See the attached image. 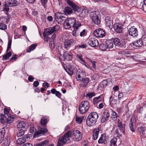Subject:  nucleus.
Returning a JSON list of instances; mask_svg holds the SVG:
<instances>
[{"label": "nucleus", "instance_id": "20", "mask_svg": "<svg viewBox=\"0 0 146 146\" xmlns=\"http://www.w3.org/2000/svg\"><path fill=\"white\" fill-rule=\"evenodd\" d=\"M64 61L66 60L67 61L70 60L72 58V53L67 52H65L63 54Z\"/></svg>", "mask_w": 146, "mask_h": 146}, {"label": "nucleus", "instance_id": "55", "mask_svg": "<svg viewBox=\"0 0 146 146\" xmlns=\"http://www.w3.org/2000/svg\"><path fill=\"white\" fill-rule=\"evenodd\" d=\"M76 56L77 58H78L79 59L80 61L83 62L84 63H86L85 61L82 58V56L81 54H77Z\"/></svg>", "mask_w": 146, "mask_h": 146}, {"label": "nucleus", "instance_id": "39", "mask_svg": "<svg viewBox=\"0 0 146 146\" xmlns=\"http://www.w3.org/2000/svg\"><path fill=\"white\" fill-rule=\"evenodd\" d=\"M84 118V117L83 116L80 117L76 116V117L75 120L77 123L80 124L82 123Z\"/></svg>", "mask_w": 146, "mask_h": 146}, {"label": "nucleus", "instance_id": "19", "mask_svg": "<svg viewBox=\"0 0 146 146\" xmlns=\"http://www.w3.org/2000/svg\"><path fill=\"white\" fill-rule=\"evenodd\" d=\"M66 71L70 76H71L74 73V71L76 70V68L71 65H69L66 67V69H65Z\"/></svg>", "mask_w": 146, "mask_h": 146}, {"label": "nucleus", "instance_id": "27", "mask_svg": "<svg viewBox=\"0 0 146 146\" xmlns=\"http://www.w3.org/2000/svg\"><path fill=\"white\" fill-rule=\"evenodd\" d=\"M96 121H95L90 117H88L86 120V123L87 125L89 126H92L94 125Z\"/></svg>", "mask_w": 146, "mask_h": 146}, {"label": "nucleus", "instance_id": "57", "mask_svg": "<svg viewBox=\"0 0 146 146\" xmlns=\"http://www.w3.org/2000/svg\"><path fill=\"white\" fill-rule=\"evenodd\" d=\"M129 35L128 33H124L122 34V36L123 38V40H126V39L127 40L129 38Z\"/></svg>", "mask_w": 146, "mask_h": 146}, {"label": "nucleus", "instance_id": "2", "mask_svg": "<svg viewBox=\"0 0 146 146\" xmlns=\"http://www.w3.org/2000/svg\"><path fill=\"white\" fill-rule=\"evenodd\" d=\"M78 23H80L79 21H76V19L74 18H67L64 21L63 24L64 28L66 29H70L71 27L73 28L74 26H76Z\"/></svg>", "mask_w": 146, "mask_h": 146}, {"label": "nucleus", "instance_id": "60", "mask_svg": "<svg viewBox=\"0 0 146 146\" xmlns=\"http://www.w3.org/2000/svg\"><path fill=\"white\" fill-rule=\"evenodd\" d=\"M7 29V26L4 24L2 23H0V29L5 30Z\"/></svg>", "mask_w": 146, "mask_h": 146}, {"label": "nucleus", "instance_id": "3", "mask_svg": "<svg viewBox=\"0 0 146 146\" xmlns=\"http://www.w3.org/2000/svg\"><path fill=\"white\" fill-rule=\"evenodd\" d=\"M90 16L92 22L96 25H99L101 23V16L98 11L91 12Z\"/></svg>", "mask_w": 146, "mask_h": 146}, {"label": "nucleus", "instance_id": "5", "mask_svg": "<svg viewBox=\"0 0 146 146\" xmlns=\"http://www.w3.org/2000/svg\"><path fill=\"white\" fill-rule=\"evenodd\" d=\"M113 43L115 46L119 48H126L127 42L124 40H121L118 38L113 39Z\"/></svg>", "mask_w": 146, "mask_h": 146}, {"label": "nucleus", "instance_id": "10", "mask_svg": "<svg viewBox=\"0 0 146 146\" xmlns=\"http://www.w3.org/2000/svg\"><path fill=\"white\" fill-rule=\"evenodd\" d=\"M109 110L113 111V110L110 108H107L104 110L103 115L102 116L101 119V121L102 123H104L108 119L110 116Z\"/></svg>", "mask_w": 146, "mask_h": 146}, {"label": "nucleus", "instance_id": "6", "mask_svg": "<svg viewBox=\"0 0 146 146\" xmlns=\"http://www.w3.org/2000/svg\"><path fill=\"white\" fill-rule=\"evenodd\" d=\"M13 116L7 117L5 114H1L0 116V122L2 124L11 123L13 121Z\"/></svg>", "mask_w": 146, "mask_h": 146}, {"label": "nucleus", "instance_id": "38", "mask_svg": "<svg viewBox=\"0 0 146 146\" xmlns=\"http://www.w3.org/2000/svg\"><path fill=\"white\" fill-rule=\"evenodd\" d=\"M19 131L17 133V135L18 137H21L24 135L25 134V131H26L18 129Z\"/></svg>", "mask_w": 146, "mask_h": 146}, {"label": "nucleus", "instance_id": "35", "mask_svg": "<svg viewBox=\"0 0 146 146\" xmlns=\"http://www.w3.org/2000/svg\"><path fill=\"white\" fill-rule=\"evenodd\" d=\"M117 138L113 137L110 141V146H116Z\"/></svg>", "mask_w": 146, "mask_h": 146}, {"label": "nucleus", "instance_id": "59", "mask_svg": "<svg viewBox=\"0 0 146 146\" xmlns=\"http://www.w3.org/2000/svg\"><path fill=\"white\" fill-rule=\"evenodd\" d=\"M17 144L21 145L22 144L25 143L22 140L21 138H19L17 141Z\"/></svg>", "mask_w": 146, "mask_h": 146}, {"label": "nucleus", "instance_id": "46", "mask_svg": "<svg viewBox=\"0 0 146 146\" xmlns=\"http://www.w3.org/2000/svg\"><path fill=\"white\" fill-rule=\"evenodd\" d=\"M102 97H103L102 95H101L98 97L94 98L93 99V102L94 104L98 103V100L100 99L101 98H102Z\"/></svg>", "mask_w": 146, "mask_h": 146}, {"label": "nucleus", "instance_id": "62", "mask_svg": "<svg viewBox=\"0 0 146 146\" xmlns=\"http://www.w3.org/2000/svg\"><path fill=\"white\" fill-rule=\"evenodd\" d=\"M79 73L80 74L82 79H83L86 76L85 72H83L81 70L79 71Z\"/></svg>", "mask_w": 146, "mask_h": 146}, {"label": "nucleus", "instance_id": "18", "mask_svg": "<svg viewBox=\"0 0 146 146\" xmlns=\"http://www.w3.org/2000/svg\"><path fill=\"white\" fill-rule=\"evenodd\" d=\"M117 127L119 128L121 132H122L124 134L125 133V124H122L121 121L119 119L117 120Z\"/></svg>", "mask_w": 146, "mask_h": 146}, {"label": "nucleus", "instance_id": "12", "mask_svg": "<svg viewBox=\"0 0 146 146\" xmlns=\"http://www.w3.org/2000/svg\"><path fill=\"white\" fill-rule=\"evenodd\" d=\"M143 45L142 39L139 38L136 41H134L130 43L128 46V47L129 49L131 50L132 48V47H133V46H135L136 47L140 48Z\"/></svg>", "mask_w": 146, "mask_h": 146}, {"label": "nucleus", "instance_id": "16", "mask_svg": "<svg viewBox=\"0 0 146 146\" xmlns=\"http://www.w3.org/2000/svg\"><path fill=\"white\" fill-rule=\"evenodd\" d=\"M74 45L75 42L73 39H68L64 43V47L65 48L68 50L71 46Z\"/></svg>", "mask_w": 146, "mask_h": 146}, {"label": "nucleus", "instance_id": "29", "mask_svg": "<svg viewBox=\"0 0 146 146\" xmlns=\"http://www.w3.org/2000/svg\"><path fill=\"white\" fill-rule=\"evenodd\" d=\"M108 82L107 79L103 80L99 85V88H101L102 89L105 88L108 85Z\"/></svg>", "mask_w": 146, "mask_h": 146}, {"label": "nucleus", "instance_id": "52", "mask_svg": "<svg viewBox=\"0 0 146 146\" xmlns=\"http://www.w3.org/2000/svg\"><path fill=\"white\" fill-rule=\"evenodd\" d=\"M79 73V71L77 70L76 72V78L77 80H80L81 79L82 80V78L80 76V75Z\"/></svg>", "mask_w": 146, "mask_h": 146}, {"label": "nucleus", "instance_id": "21", "mask_svg": "<svg viewBox=\"0 0 146 146\" xmlns=\"http://www.w3.org/2000/svg\"><path fill=\"white\" fill-rule=\"evenodd\" d=\"M88 9L86 7L80 8V10L78 15L80 17H83L85 15H87L88 13Z\"/></svg>", "mask_w": 146, "mask_h": 146}, {"label": "nucleus", "instance_id": "9", "mask_svg": "<svg viewBox=\"0 0 146 146\" xmlns=\"http://www.w3.org/2000/svg\"><path fill=\"white\" fill-rule=\"evenodd\" d=\"M47 131V129L46 128H41L40 126H39L38 130L36 131L34 134L33 137H37L42 135H44Z\"/></svg>", "mask_w": 146, "mask_h": 146}, {"label": "nucleus", "instance_id": "31", "mask_svg": "<svg viewBox=\"0 0 146 146\" xmlns=\"http://www.w3.org/2000/svg\"><path fill=\"white\" fill-rule=\"evenodd\" d=\"M145 125H143L141 127H138L137 129L138 131L140 133V134L141 135L146 136V135H145Z\"/></svg>", "mask_w": 146, "mask_h": 146}, {"label": "nucleus", "instance_id": "23", "mask_svg": "<svg viewBox=\"0 0 146 146\" xmlns=\"http://www.w3.org/2000/svg\"><path fill=\"white\" fill-rule=\"evenodd\" d=\"M105 21L106 27L109 29H111L113 25L111 18L109 16H107L105 17Z\"/></svg>", "mask_w": 146, "mask_h": 146}, {"label": "nucleus", "instance_id": "11", "mask_svg": "<svg viewBox=\"0 0 146 146\" xmlns=\"http://www.w3.org/2000/svg\"><path fill=\"white\" fill-rule=\"evenodd\" d=\"M105 31L102 28L97 29L93 32L94 35L97 37L102 38L105 36Z\"/></svg>", "mask_w": 146, "mask_h": 146}, {"label": "nucleus", "instance_id": "40", "mask_svg": "<svg viewBox=\"0 0 146 146\" xmlns=\"http://www.w3.org/2000/svg\"><path fill=\"white\" fill-rule=\"evenodd\" d=\"M100 49L103 50H105L108 49L106 43L105 44H101L99 45Z\"/></svg>", "mask_w": 146, "mask_h": 146}, {"label": "nucleus", "instance_id": "26", "mask_svg": "<svg viewBox=\"0 0 146 146\" xmlns=\"http://www.w3.org/2000/svg\"><path fill=\"white\" fill-rule=\"evenodd\" d=\"M100 131L99 128L94 129L93 132V135L92 139L94 140H96L98 138V134Z\"/></svg>", "mask_w": 146, "mask_h": 146}, {"label": "nucleus", "instance_id": "50", "mask_svg": "<svg viewBox=\"0 0 146 146\" xmlns=\"http://www.w3.org/2000/svg\"><path fill=\"white\" fill-rule=\"evenodd\" d=\"M62 15L59 12L56 13H55L54 15L55 18L56 20V19H58V20H59L60 19Z\"/></svg>", "mask_w": 146, "mask_h": 146}, {"label": "nucleus", "instance_id": "15", "mask_svg": "<svg viewBox=\"0 0 146 146\" xmlns=\"http://www.w3.org/2000/svg\"><path fill=\"white\" fill-rule=\"evenodd\" d=\"M78 23L76 24V26H74V30L72 32V35L75 37L78 36L79 35L80 32L79 28L82 25L80 23Z\"/></svg>", "mask_w": 146, "mask_h": 146}, {"label": "nucleus", "instance_id": "64", "mask_svg": "<svg viewBox=\"0 0 146 146\" xmlns=\"http://www.w3.org/2000/svg\"><path fill=\"white\" fill-rule=\"evenodd\" d=\"M43 35L44 39L45 41L48 42V40H50V37L48 36V35H45L44 33H43Z\"/></svg>", "mask_w": 146, "mask_h": 146}, {"label": "nucleus", "instance_id": "32", "mask_svg": "<svg viewBox=\"0 0 146 146\" xmlns=\"http://www.w3.org/2000/svg\"><path fill=\"white\" fill-rule=\"evenodd\" d=\"M106 42L107 48L110 49L113 48V45L112 40H107L106 41Z\"/></svg>", "mask_w": 146, "mask_h": 146}, {"label": "nucleus", "instance_id": "49", "mask_svg": "<svg viewBox=\"0 0 146 146\" xmlns=\"http://www.w3.org/2000/svg\"><path fill=\"white\" fill-rule=\"evenodd\" d=\"M47 123V120L45 118L43 117L41 120V124L42 125H45Z\"/></svg>", "mask_w": 146, "mask_h": 146}, {"label": "nucleus", "instance_id": "17", "mask_svg": "<svg viewBox=\"0 0 146 146\" xmlns=\"http://www.w3.org/2000/svg\"><path fill=\"white\" fill-rule=\"evenodd\" d=\"M123 25L121 24L117 23L114 24L113 28L115 31L118 33H121L123 31Z\"/></svg>", "mask_w": 146, "mask_h": 146}, {"label": "nucleus", "instance_id": "63", "mask_svg": "<svg viewBox=\"0 0 146 146\" xmlns=\"http://www.w3.org/2000/svg\"><path fill=\"white\" fill-rule=\"evenodd\" d=\"M17 54H15L13 55L10 59L9 61L10 62H13V60H16L17 59Z\"/></svg>", "mask_w": 146, "mask_h": 146}, {"label": "nucleus", "instance_id": "61", "mask_svg": "<svg viewBox=\"0 0 146 146\" xmlns=\"http://www.w3.org/2000/svg\"><path fill=\"white\" fill-rule=\"evenodd\" d=\"M52 28V31L53 32H55L56 31H57L58 29H59V27L58 25H56L52 27H51Z\"/></svg>", "mask_w": 146, "mask_h": 146}, {"label": "nucleus", "instance_id": "33", "mask_svg": "<svg viewBox=\"0 0 146 146\" xmlns=\"http://www.w3.org/2000/svg\"><path fill=\"white\" fill-rule=\"evenodd\" d=\"M63 50L62 46L60 45H57L56 47L55 50L57 52L58 56H60L62 55L61 54V51Z\"/></svg>", "mask_w": 146, "mask_h": 146}, {"label": "nucleus", "instance_id": "47", "mask_svg": "<svg viewBox=\"0 0 146 146\" xmlns=\"http://www.w3.org/2000/svg\"><path fill=\"white\" fill-rule=\"evenodd\" d=\"M67 36L65 35H62L60 38V40L64 43L68 39H67Z\"/></svg>", "mask_w": 146, "mask_h": 146}, {"label": "nucleus", "instance_id": "36", "mask_svg": "<svg viewBox=\"0 0 146 146\" xmlns=\"http://www.w3.org/2000/svg\"><path fill=\"white\" fill-rule=\"evenodd\" d=\"M54 32L52 31V28H51L50 29H45L44 32L43 33H44L46 35H49Z\"/></svg>", "mask_w": 146, "mask_h": 146}, {"label": "nucleus", "instance_id": "7", "mask_svg": "<svg viewBox=\"0 0 146 146\" xmlns=\"http://www.w3.org/2000/svg\"><path fill=\"white\" fill-rule=\"evenodd\" d=\"M67 3L74 11L75 13L78 15L80 11V7L70 0H67Z\"/></svg>", "mask_w": 146, "mask_h": 146}, {"label": "nucleus", "instance_id": "4", "mask_svg": "<svg viewBox=\"0 0 146 146\" xmlns=\"http://www.w3.org/2000/svg\"><path fill=\"white\" fill-rule=\"evenodd\" d=\"M89 103L88 101H83L79 105V110L80 113L83 114L89 110Z\"/></svg>", "mask_w": 146, "mask_h": 146}, {"label": "nucleus", "instance_id": "30", "mask_svg": "<svg viewBox=\"0 0 146 146\" xmlns=\"http://www.w3.org/2000/svg\"><path fill=\"white\" fill-rule=\"evenodd\" d=\"M63 11L66 15H70L72 13L71 8L67 6L64 7Z\"/></svg>", "mask_w": 146, "mask_h": 146}, {"label": "nucleus", "instance_id": "51", "mask_svg": "<svg viewBox=\"0 0 146 146\" xmlns=\"http://www.w3.org/2000/svg\"><path fill=\"white\" fill-rule=\"evenodd\" d=\"M95 96L94 92H88L86 94V97H88L89 98H91L93 96Z\"/></svg>", "mask_w": 146, "mask_h": 146}, {"label": "nucleus", "instance_id": "22", "mask_svg": "<svg viewBox=\"0 0 146 146\" xmlns=\"http://www.w3.org/2000/svg\"><path fill=\"white\" fill-rule=\"evenodd\" d=\"M18 129H20L25 131L27 130L28 126L23 121L20 122L17 125Z\"/></svg>", "mask_w": 146, "mask_h": 146}, {"label": "nucleus", "instance_id": "41", "mask_svg": "<svg viewBox=\"0 0 146 146\" xmlns=\"http://www.w3.org/2000/svg\"><path fill=\"white\" fill-rule=\"evenodd\" d=\"M0 137L1 138H4L5 133V127L2 128L0 131Z\"/></svg>", "mask_w": 146, "mask_h": 146}, {"label": "nucleus", "instance_id": "54", "mask_svg": "<svg viewBox=\"0 0 146 146\" xmlns=\"http://www.w3.org/2000/svg\"><path fill=\"white\" fill-rule=\"evenodd\" d=\"M49 46L51 50L54 49L55 46V45H54V41H50V42L49 43Z\"/></svg>", "mask_w": 146, "mask_h": 146}, {"label": "nucleus", "instance_id": "25", "mask_svg": "<svg viewBox=\"0 0 146 146\" xmlns=\"http://www.w3.org/2000/svg\"><path fill=\"white\" fill-rule=\"evenodd\" d=\"M88 116V117H90L94 121H96V122L98 117V113L95 112H91Z\"/></svg>", "mask_w": 146, "mask_h": 146}, {"label": "nucleus", "instance_id": "43", "mask_svg": "<svg viewBox=\"0 0 146 146\" xmlns=\"http://www.w3.org/2000/svg\"><path fill=\"white\" fill-rule=\"evenodd\" d=\"M113 112L112 114L111 118L113 120H115L118 117L117 113L114 111H111Z\"/></svg>", "mask_w": 146, "mask_h": 146}, {"label": "nucleus", "instance_id": "13", "mask_svg": "<svg viewBox=\"0 0 146 146\" xmlns=\"http://www.w3.org/2000/svg\"><path fill=\"white\" fill-rule=\"evenodd\" d=\"M129 26H128L129 28L128 29V31L129 34V35L135 37L138 35V31L136 28L134 26L129 27Z\"/></svg>", "mask_w": 146, "mask_h": 146}, {"label": "nucleus", "instance_id": "1", "mask_svg": "<svg viewBox=\"0 0 146 146\" xmlns=\"http://www.w3.org/2000/svg\"><path fill=\"white\" fill-rule=\"evenodd\" d=\"M73 131H68L62 136L60 137L58 140L56 146H63L67 141H70V137H72Z\"/></svg>", "mask_w": 146, "mask_h": 146}, {"label": "nucleus", "instance_id": "48", "mask_svg": "<svg viewBox=\"0 0 146 146\" xmlns=\"http://www.w3.org/2000/svg\"><path fill=\"white\" fill-rule=\"evenodd\" d=\"M136 121V119L135 116L134 115L132 116L130 119V123L133 124H135Z\"/></svg>", "mask_w": 146, "mask_h": 146}, {"label": "nucleus", "instance_id": "44", "mask_svg": "<svg viewBox=\"0 0 146 146\" xmlns=\"http://www.w3.org/2000/svg\"><path fill=\"white\" fill-rule=\"evenodd\" d=\"M4 112L5 114H6L7 115V116H9V117L13 116V115H12L10 114L9 113V110L7 108H5L4 109Z\"/></svg>", "mask_w": 146, "mask_h": 146}, {"label": "nucleus", "instance_id": "28", "mask_svg": "<svg viewBox=\"0 0 146 146\" xmlns=\"http://www.w3.org/2000/svg\"><path fill=\"white\" fill-rule=\"evenodd\" d=\"M49 143V140L47 139L39 143L35 144L34 145V146H44L47 145Z\"/></svg>", "mask_w": 146, "mask_h": 146}, {"label": "nucleus", "instance_id": "37", "mask_svg": "<svg viewBox=\"0 0 146 146\" xmlns=\"http://www.w3.org/2000/svg\"><path fill=\"white\" fill-rule=\"evenodd\" d=\"M82 81L84 85L83 87H86L88 84V83L89 82V78H85L82 79Z\"/></svg>", "mask_w": 146, "mask_h": 146}, {"label": "nucleus", "instance_id": "45", "mask_svg": "<svg viewBox=\"0 0 146 146\" xmlns=\"http://www.w3.org/2000/svg\"><path fill=\"white\" fill-rule=\"evenodd\" d=\"M3 11H5L6 12H8L9 10V6L6 3L3 6Z\"/></svg>", "mask_w": 146, "mask_h": 146}, {"label": "nucleus", "instance_id": "24", "mask_svg": "<svg viewBox=\"0 0 146 146\" xmlns=\"http://www.w3.org/2000/svg\"><path fill=\"white\" fill-rule=\"evenodd\" d=\"M106 134H102L98 141V143L99 144L106 143Z\"/></svg>", "mask_w": 146, "mask_h": 146}, {"label": "nucleus", "instance_id": "53", "mask_svg": "<svg viewBox=\"0 0 146 146\" xmlns=\"http://www.w3.org/2000/svg\"><path fill=\"white\" fill-rule=\"evenodd\" d=\"M29 135H25L24 136H22L21 138L22 141L25 143L28 140L29 137Z\"/></svg>", "mask_w": 146, "mask_h": 146}, {"label": "nucleus", "instance_id": "56", "mask_svg": "<svg viewBox=\"0 0 146 146\" xmlns=\"http://www.w3.org/2000/svg\"><path fill=\"white\" fill-rule=\"evenodd\" d=\"M142 39V42L143 43V44L144 45V44L145 45H146V35H143L142 38H141Z\"/></svg>", "mask_w": 146, "mask_h": 146}, {"label": "nucleus", "instance_id": "14", "mask_svg": "<svg viewBox=\"0 0 146 146\" xmlns=\"http://www.w3.org/2000/svg\"><path fill=\"white\" fill-rule=\"evenodd\" d=\"M88 43L92 47H96L99 45L98 41L96 38H91L88 39Z\"/></svg>", "mask_w": 146, "mask_h": 146}, {"label": "nucleus", "instance_id": "42", "mask_svg": "<svg viewBox=\"0 0 146 146\" xmlns=\"http://www.w3.org/2000/svg\"><path fill=\"white\" fill-rule=\"evenodd\" d=\"M29 131V133H31L34 134L35 132L36 131V127H34L33 125H32L30 127Z\"/></svg>", "mask_w": 146, "mask_h": 146}, {"label": "nucleus", "instance_id": "34", "mask_svg": "<svg viewBox=\"0 0 146 146\" xmlns=\"http://www.w3.org/2000/svg\"><path fill=\"white\" fill-rule=\"evenodd\" d=\"M37 44L36 43L32 44L26 50V52H30L31 51L34 50Z\"/></svg>", "mask_w": 146, "mask_h": 146}, {"label": "nucleus", "instance_id": "8", "mask_svg": "<svg viewBox=\"0 0 146 146\" xmlns=\"http://www.w3.org/2000/svg\"><path fill=\"white\" fill-rule=\"evenodd\" d=\"M82 137V135L81 132L78 130L73 131L72 139L75 141H79L81 140Z\"/></svg>", "mask_w": 146, "mask_h": 146}, {"label": "nucleus", "instance_id": "58", "mask_svg": "<svg viewBox=\"0 0 146 146\" xmlns=\"http://www.w3.org/2000/svg\"><path fill=\"white\" fill-rule=\"evenodd\" d=\"M143 3L144 4L143 5L142 3V5L141 9H142L144 11L146 12V0H144Z\"/></svg>", "mask_w": 146, "mask_h": 146}]
</instances>
